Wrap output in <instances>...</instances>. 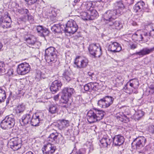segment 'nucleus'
<instances>
[{"instance_id":"nucleus-1","label":"nucleus","mask_w":154,"mask_h":154,"mask_svg":"<svg viewBox=\"0 0 154 154\" xmlns=\"http://www.w3.org/2000/svg\"><path fill=\"white\" fill-rule=\"evenodd\" d=\"M105 114V112L102 110L94 108L88 112L87 119L90 124L94 123L102 119Z\"/></svg>"},{"instance_id":"nucleus-2","label":"nucleus","mask_w":154,"mask_h":154,"mask_svg":"<svg viewBox=\"0 0 154 154\" xmlns=\"http://www.w3.org/2000/svg\"><path fill=\"white\" fill-rule=\"evenodd\" d=\"M139 85L138 80L137 79H131L125 85L123 89L125 92L128 94L132 93L137 94V89Z\"/></svg>"},{"instance_id":"nucleus-3","label":"nucleus","mask_w":154,"mask_h":154,"mask_svg":"<svg viewBox=\"0 0 154 154\" xmlns=\"http://www.w3.org/2000/svg\"><path fill=\"white\" fill-rule=\"evenodd\" d=\"M75 93V91L72 88L70 87H65L62 91V95L61 98V103L65 104L68 102L69 99Z\"/></svg>"},{"instance_id":"nucleus-4","label":"nucleus","mask_w":154,"mask_h":154,"mask_svg":"<svg viewBox=\"0 0 154 154\" xmlns=\"http://www.w3.org/2000/svg\"><path fill=\"white\" fill-rule=\"evenodd\" d=\"M48 140L53 144L63 145L66 143L64 138L57 131L52 133L48 138Z\"/></svg>"},{"instance_id":"nucleus-5","label":"nucleus","mask_w":154,"mask_h":154,"mask_svg":"<svg viewBox=\"0 0 154 154\" xmlns=\"http://www.w3.org/2000/svg\"><path fill=\"white\" fill-rule=\"evenodd\" d=\"M15 120L13 116H8L5 117L1 123V126L3 129H8L13 127L15 124Z\"/></svg>"},{"instance_id":"nucleus-6","label":"nucleus","mask_w":154,"mask_h":154,"mask_svg":"<svg viewBox=\"0 0 154 154\" xmlns=\"http://www.w3.org/2000/svg\"><path fill=\"white\" fill-rule=\"evenodd\" d=\"M88 49L90 54L93 58L100 57L102 55L101 48L99 44H91Z\"/></svg>"},{"instance_id":"nucleus-7","label":"nucleus","mask_w":154,"mask_h":154,"mask_svg":"<svg viewBox=\"0 0 154 154\" xmlns=\"http://www.w3.org/2000/svg\"><path fill=\"white\" fill-rule=\"evenodd\" d=\"M114 100L112 96H105L98 101V106L103 108H107L113 104Z\"/></svg>"},{"instance_id":"nucleus-8","label":"nucleus","mask_w":154,"mask_h":154,"mask_svg":"<svg viewBox=\"0 0 154 154\" xmlns=\"http://www.w3.org/2000/svg\"><path fill=\"white\" fill-rule=\"evenodd\" d=\"M120 108L122 112H120L117 114V119L122 122L127 123L129 121V118L127 116V115H128L129 114L128 108L125 106H123Z\"/></svg>"},{"instance_id":"nucleus-9","label":"nucleus","mask_w":154,"mask_h":154,"mask_svg":"<svg viewBox=\"0 0 154 154\" xmlns=\"http://www.w3.org/2000/svg\"><path fill=\"white\" fill-rule=\"evenodd\" d=\"M22 141L21 139L17 137L11 139L8 142V145L14 151L20 149L22 145Z\"/></svg>"},{"instance_id":"nucleus-10","label":"nucleus","mask_w":154,"mask_h":154,"mask_svg":"<svg viewBox=\"0 0 154 154\" xmlns=\"http://www.w3.org/2000/svg\"><path fill=\"white\" fill-rule=\"evenodd\" d=\"M44 119V114L42 112H37L34 114L31 117L30 124L32 125L37 126L42 123Z\"/></svg>"},{"instance_id":"nucleus-11","label":"nucleus","mask_w":154,"mask_h":154,"mask_svg":"<svg viewBox=\"0 0 154 154\" xmlns=\"http://www.w3.org/2000/svg\"><path fill=\"white\" fill-rule=\"evenodd\" d=\"M74 63L75 67L78 69L85 68L88 65V60L87 58L78 56L75 58Z\"/></svg>"},{"instance_id":"nucleus-12","label":"nucleus","mask_w":154,"mask_h":154,"mask_svg":"<svg viewBox=\"0 0 154 154\" xmlns=\"http://www.w3.org/2000/svg\"><path fill=\"white\" fill-rule=\"evenodd\" d=\"M65 32L73 34L78 29V26L74 20H71L68 21L65 25Z\"/></svg>"},{"instance_id":"nucleus-13","label":"nucleus","mask_w":154,"mask_h":154,"mask_svg":"<svg viewBox=\"0 0 154 154\" xmlns=\"http://www.w3.org/2000/svg\"><path fill=\"white\" fill-rule=\"evenodd\" d=\"M146 141V138L144 137H140L134 139L131 143L132 146L135 147L137 150L143 148Z\"/></svg>"},{"instance_id":"nucleus-14","label":"nucleus","mask_w":154,"mask_h":154,"mask_svg":"<svg viewBox=\"0 0 154 154\" xmlns=\"http://www.w3.org/2000/svg\"><path fill=\"white\" fill-rule=\"evenodd\" d=\"M117 15L119 16L115 10H108L103 15V20L106 23L111 20L116 19Z\"/></svg>"},{"instance_id":"nucleus-15","label":"nucleus","mask_w":154,"mask_h":154,"mask_svg":"<svg viewBox=\"0 0 154 154\" xmlns=\"http://www.w3.org/2000/svg\"><path fill=\"white\" fill-rule=\"evenodd\" d=\"M30 69V66L28 63H22L18 66L17 71L18 74L24 75L29 72Z\"/></svg>"},{"instance_id":"nucleus-16","label":"nucleus","mask_w":154,"mask_h":154,"mask_svg":"<svg viewBox=\"0 0 154 154\" xmlns=\"http://www.w3.org/2000/svg\"><path fill=\"white\" fill-rule=\"evenodd\" d=\"M154 51V47L149 48L147 47H146L143 48L142 49L140 50V51L136 52L132 54L133 57L137 56V57L136 58H140L149 54Z\"/></svg>"},{"instance_id":"nucleus-17","label":"nucleus","mask_w":154,"mask_h":154,"mask_svg":"<svg viewBox=\"0 0 154 154\" xmlns=\"http://www.w3.org/2000/svg\"><path fill=\"white\" fill-rule=\"evenodd\" d=\"M122 47L118 43L111 42L107 47L108 51L112 53L118 52L122 50Z\"/></svg>"},{"instance_id":"nucleus-18","label":"nucleus","mask_w":154,"mask_h":154,"mask_svg":"<svg viewBox=\"0 0 154 154\" xmlns=\"http://www.w3.org/2000/svg\"><path fill=\"white\" fill-rule=\"evenodd\" d=\"M115 19L111 20L106 23L107 26L110 29H120L122 27V25L121 22Z\"/></svg>"},{"instance_id":"nucleus-19","label":"nucleus","mask_w":154,"mask_h":154,"mask_svg":"<svg viewBox=\"0 0 154 154\" xmlns=\"http://www.w3.org/2000/svg\"><path fill=\"white\" fill-rule=\"evenodd\" d=\"M84 89L86 91H97L99 89V84L96 82H90L84 85Z\"/></svg>"},{"instance_id":"nucleus-20","label":"nucleus","mask_w":154,"mask_h":154,"mask_svg":"<svg viewBox=\"0 0 154 154\" xmlns=\"http://www.w3.org/2000/svg\"><path fill=\"white\" fill-rule=\"evenodd\" d=\"M56 149V147L48 143L44 146L42 150L44 154H53Z\"/></svg>"},{"instance_id":"nucleus-21","label":"nucleus","mask_w":154,"mask_h":154,"mask_svg":"<svg viewBox=\"0 0 154 154\" xmlns=\"http://www.w3.org/2000/svg\"><path fill=\"white\" fill-rule=\"evenodd\" d=\"M62 85L61 82L58 80L53 82L50 86V91L52 94H55L58 91Z\"/></svg>"},{"instance_id":"nucleus-22","label":"nucleus","mask_w":154,"mask_h":154,"mask_svg":"<svg viewBox=\"0 0 154 154\" xmlns=\"http://www.w3.org/2000/svg\"><path fill=\"white\" fill-rule=\"evenodd\" d=\"M112 140L113 144L115 146H120L123 144L125 141L124 137L119 134L114 136Z\"/></svg>"},{"instance_id":"nucleus-23","label":"nucleus","mask_w":154,"mask_h":154,"mask_svg":"<svg viewBox=\"0 0 154 154\" xmlns=\"http://www.w3.org/2000/svg\"><path fill=\"white\" fill-rule=\"evenodd\" d=\"M115 9L114 10L116 11V13L119 15L123 12V10L125 8V7L122 1H119L116 2L114 4Z\"/></svg>"},{"instance_id":"nucleus-24","label":"nucleus","mask_w":154,"mask_h":154,"mask_svg":"<svg viewBox=\"0 0 154 154\" xmlns=\"http://www.w3.org/2000/svg\"><path fill=\"white\" fill-rule=\"evenodd\" d=\"M65 25L60 23L54 24L51 27V30L54 33H60L62 31L65 32Z\"/></svg>"},{"instance_id":"nucleus-25","label":"nucleus","mask_w":154,"mask_h":154,"mask_svg":"<svg viewBox=\"0 0 154 154\" xmlns=\"http://www.w3.org/2000/svg\"><path fill=\"white\" fill-rule=\"evenodd\" d=\"M31 116L29 114H24L20 120V122L22 126H25L28 124H30Z\"/></svg>"},{"instance_id":"nucleus-26","label":"nucleus","mask_w":154,"mask_h":154,"mask_svg":"<svg viewBox=\"0 0 154 154\" xmlns=\"http://www.w3.org/2000/svg\"><path fill=\"white\" fill-rule=\"evenodd\" d=\"M36 29L39 35L42 37H45L49 33L48 29L42 26H37Z\"/></svg>"},{"instance_id":"nucleus-27","label":"nucleus","mask_w":154,"mask_h":154,"mask_svg":"<svg viewBox=\"0 0 154 154\" xmlns=\"http://www.w3.org/2000/svg\"><path fill=\"white\" fill-rule=\"evenodd\" d=\"M63 77L67 82H69L72 79V72L69 67H67L63 71Z\"/></svg>"},{"instance_id":"nucleus-28","label":"nucleus","mask_w":154,"mask_h":154,"mask_svg":"<svg viewBox=\"0 0 154 154\" xmlns=\"http://www.w3.org/2000/svg\"><path fill=\"white\" fill-rule=\"evenodd\" d=\"M112 142V139L107 136H105L100 140V142L101 143L100 146L104 147H106L108 145L110 144Z\"/></svg>"},{"instance_id":"nucleus-29","label":"nucleus","mask_w":154,"mask_h":154,"mask_svg":"<svg viewBox=\"0 0 154 154\" xmlns=\"http://www.w3.org/2000/svg\"><path fill=\"white\" fill-rule=\"evenodd\" d=\"M6 17H5V20H4V22L2 24V27L4 29L8 28L11 27V23L10 22L11 21L10 17L8 15V13L6 12L5 13Z\"/></svg>"},{"instance_id":"nucleus-30","label":"nucleus","mask_w":154,"mask_h":154,"mask_svg":"<svg viewBox=\"0 0 154 154\" xmlns=\"http://www.w3.org/2000/svg\"><path fill=\"white\" fill-rule=\"evenodd\" d=\"M145 5V4L143 1L138 2L134 7L133 9L134 11L137 13L141 11L142 10L144 9Z\"/></svg>"},{"instance_id":"nucleus-31","label":"nucleus","mask_w":154,"mask_h":154,"mask_svg":"<svg viewBox=\"0 0 154 154\" xmlns=\"http://www.w3.org/2000/svg\"><path fill=\"white\" fill-rule=\"evenodd\" d=\"M26 108V106L24 103H21L18 104L15 108L16 114L17 115L22 114L25 110Z\"/></svg>"},{"instance_id":"nucleus-32","label":"nucleus","mask_w":154,"mask_h":154,"mask_svg":"<svg viewBox=\"0 0 154 154\" xmlns=\"http://www.w3.org/2000/svg\"><path fill=\"white\" fill-rule=\"evenodd\" d=\"M57 55L53 54L45 55V58L46 62L50 64L55 62L57 60Z\"/></svg>"},{"instance_id":"nucleus-33","label":"nucleus","mask_w":154,"mask_h":154,"mask_svg":"<svg viewBox=\"0 0 154 154\" xmlns=\"http://www.w3.org/2000/svg\"><path fill=\"white\" fill-rule=\"evenodd\" d=\"M57 51L56 49L54 48L51 46L46 49L45 55H51V54L57 55Z\"/></svg>"},{"instance_id":"nucleus-34","label":"nucleus","mask_w":154,"mask_h":154,"mask_svg":"<svg viewBox=\"0 0 154 154\" xmlns=\"http://www.w3.org/2000/svg\"><path fill=\"white\" fill-rule=\"evenodd\" d=\"M88 14L90 20H93L98 16V13L96 10L94 8L88 11Z\"/></svg>"},{"instance_id":"nucleus-35","label":"nucleus","mask_w":154,"mask_h":154,"mask_svg":"<svg viewBox=\"0 0 154 154\" xmlns=\"http://www.w3.org/2000/svg\"><path fill=\"white\" fill-rule=\"evenodd\" d=\"M57 125L59 129L61 130L64 128L68 127L69 125V123L68 121L62 120L61 121L60 123L57 124Z\"/></svg>"},{"instance_id":"nucleus-36","label":"nucleus","mask_w":154,"mask_h":154,"mask_svg":"<svg viewBox=\"0 0 154 154\" xmlns=\"http://www.w3.org/2000/svg\"><path fill=\"white\" fill-rule=\"evenodd\" d=\"M49 112L51 114L56 113L58 112L57 106L55 104L51 105L49 107Z\"/></svg>"},{"instance_id":"nucleus-37","label":"nucleus","mask_w":154,"mask_h":154,"mask_svg":"<svg viewBox=\"0 0 154 154\" xmlns=\"http://www.w3.org/2000/svg\"><path fill=\"white\" fill-rule=\"evenodd\" d=\"M82 5H84L85 9L87 10L88 11L93 9L94 6L92 2L91 1H88L84 2V3L82 4Z\"/></svg>"},{"instance_id":"nucleus-38","label":"nucleus","mask_w":154,"mask_h":154,"mask_svg":"<svg viewBox=\"0 0 154 154\" xmlns=\"http://www.w3.org/2000/svg\"><path fill=\"white\" fill-rule=\"evenodd\" d=\"M26 41L29 45H33L36 41V38L33 35L31 36L26 38Z\"/></svg>"},{"instance_id":"nucleus-39","label":"nucleus","mask_w":154,"mask_h":154,"mask_svg":"<svg viewBox=\"0 0 154 154\" xmlns=\"http://www.w3.org/2000/svg\"><path fill=\"white\" fill-rule=\"evenodd\" d=\"M6 97L5 90L2 88L0 87V103L3 101Z\"/></svg>"},{"instance_id":"nucleus-40","label":"nucleus","mask_w":154,"mask_h":154,"mask_svg":"<svg viewBox=\"0 0 154 154\" xmlns=\"http://www.w3.org/2000/svg\"><path fill=\"white\" fill-rule=\"evenodd\" d=\"M87 148H85L86 152L87 151L88 153H89L93 151L94 149L92 143L90 142L86 143V145Z\"/></svg>"},{"instance_id":"nucleus-41","label":"nucleus","mask_w":154,"mask_h":154,"mask_svg":"<svg viewBox=\"0 0 154 154\" xmlns=\"http://www.w3.org/2000/svg\"><path fill=\"white\" fill-rule=\"evenodd\" d=\"M144 115V112L140 110L136 112L134 114V116L135 119L139 120Z\"/></svg>"},{"instance_id":"nucleus-42","label":"nucleus","mask_w":154,"mask_h":154,"mask_svg":"<svg viewBox=\"0 0 154 154\" xmlns=\"http://www.w3.org/2000/svg\"><path fill=\"white\" fill-rule=\"evenodd\" d=\"M5 65L4 62H0V75L5 74Z\"/></svg>"},{"instance_id":"nucleus-43","label":"nucleus","mask_w":154,"mask_h":154,"mask_svg":"<svg viewBox=\"0 0 154 154\" xmlns=\"http://www.w3.org/2000/svg\"><path fill=\"white\" fill-rule=\"evenodd\" d=\"M81 16L82 17V18L84 20H90L88 14V12H83L80 13Z\"/></svg>"},{"instance_id":"nucleus-44","label":"nucleus","mask_w":154,"mask_h":154,"mask_svg":"<svg viewBox=\"0 0 154 154\" xmlns=\"http://www.w3.org/2000/svg\"><path fill=\"white\" fill-rule=\"evenodd\" d=\"M17 11L19 14H28L29 11L28 9L24 8L18 9Z\"/></svg>"},{"instance_id":"nucleus-45","label":"nucleus","mask_w":154,"mask_h":154,"mask_svg":"<svg viewBox=\"0 0 154 154\" xmlns=\"http://www.w3.org/2000/svg\"><path fill=\"white\" fill-rule=\"evenodd\" d=\"M88 75L89 76V77L92 80H95L97 79L96 75L94 72H88Z\"/></svg>"},{"instance_id":"nucleus-46","label":"nucleus","mask_w":154,"mask_h":154,"mask_svg":"<svg viewBox=\"0 0 154 154\" xmlns=\"http://www.w3.org/2000/svg\"><path fill=\"white\" fill-rule=\"evenodd\" d=\"M86 152L85 148L79 149L76 152L77 154H85Z\"/></svg>"},{"instance_id":"nucleus-47","label":"nucleus","mask_w":154,"mask_h":154,"mask_svg":"<svg viewBox=\"0 0 154 154\" xmlns=\"http://www.w3.org/2000/svg\"><path fill=\"white\" fill-rule=\"evenodd\" d=\"M149 132L154 134V124L150 125L149 127Z\"/></svg>"},{"instance_id":"nucleus-48","label":"nucleus","mask_w":154,"mask_h":154,"mask_svg":"<svg viewBox=\"0 0 154 154\" xmlns=\"http://www.w3.org/2000/svg\"><path fill=\"white\" fill-rule=\"evenodd\" d=\"M130 48L132 50L136 48L137 47V45L135 43H130L129 44Z\"/></svg>"},{"instance_id":"nucleus-49","label":"nucleus","mask_w":154,"mask_h":154,"mask_svg":"<svg viewBox=\"0 0 154 154\" xmlns=\"http://www.w3.org/2000/svg\"><path fill=\"white\" fill-rule=\"evenodd\" d=\"M27 4L31 5L35 3L38 0H25Z\"/></svg>"},{"instance_id":"nucleus-50","label":"nucleus","mask_w":154,"mask_h":154,"mask_svg":"<svg viewBox=\"0 0 154 154\" xmlns=\"http://www.w3.org/2000/svg\"><path fill=\"white\" fill-rule=\"evenodd\" d=\"M149 88L150 90V92L152 94L154 95V83L151 85L149 87Z\"/></svg>"},{"instance_id":"nucleus-51","label":"nucleus","mask_w":154,"mask_h":154,"mask_svg":"<svg viewBox=\"0 0 154 154\" xmlns=\"http://www.w3.org/2000/svg\"><path fill=\"white\" fill-rule=\"evenodd\" d=\"M41 72L40 70H37L36 72L35 77L38 79H39L41 78Z\"/></svg>"},{"instance_id":"nucleus-52","label":"nucleus","mask_w":154,"mask_h":154,"mask_svg":"<svg viewBox=\"0 0 154 154\" xmlns=\"http://www.w3.org/2000/svg\"><path fill=\"white\" fill-rule=\"evenodd\" d=\"M6 17V15L5 14V16H2L0 18V26H2V24L4 22V20L5 19V17Z\"/></svg>"},{"instance_id":"nucleus-53","label":"nucleus","mask_w":154,"mask_h":154,"mask_svg":"<svg viewBox=\"0 0 154 154\" xmlns=\"http://www.w3.org/2000/svg\"><path fill=\"white\" fill-rule=\"evenodd\" d=\"M28 19L29 21H32L34 20L33 17L32 16L29 15V12L28 13V14H26Z\"/></svg>"},{"instance_id":"nucleus-54","label":"nucleus","mask_w":154,"mask_h":154,"mask_svg":"<svg viewBox=\"0 0 154 154\" xmlns=\"http://www.w3.org/2000/svg\"><path fill=\"white\" fill-rule=\"evenodd\" d=\"M51 15H50V17H54L57 16V14L54 10H51Z\"/></svg>"},{"instance_id":"nucleus-55","label":"nucleus","mask_w":154,"mask_h":154,"mask_svg":"<svg viewBox=\"0 0 154 154\" xmlns=\"http://www.w3.org/2000/svg\"><path fill=\"white\" fill-rule=\"evenodd\" d=\"M126 3L128 5H130L133 3L134 0H125Z\"/></svg>"},{"instance_id":"nucleus-56","label":"nucleus","mask_w":154,"mask_h":154,"mask_svg":"<svg viewBox=\"0 0 154 154\" xmlns=\"http://www.w3.org/2000/svg\"><path fill=\"white\" fill-rule=\"evenodd\" d=\"M46 74L45 73V72H41V74L40 79H44L46 78Z\"/></svg>"},{"instance_id":"nucleus-57","label":"nucleus","mask_w":154,"mask_h":154,"mask_svg":"<svg viewBox=\"0 0 154 154\" xmlns=\"http://www.w3.org/2000/svg\"><path fill=\"white\" fill-rule=\"evenodd\" d=\"M45 14L47 15V18H48L49 17H50L49 15H51V13L50 10H48V11H47V12H46Z\"/></svg>"},{"instance_id":"nucleus-58","label":"nucleus","mask_w":154,"mask_h":154,"mask_svg":"<svg viewBox=\"0 0 154 154\" xmlns=\"http://www.w3.org/2000/svg\"><path fill=\"white\" fill-rule=\"evenodd\" d=\"M149 36L152 37L154 36V29H152V30L150 31L149 33Z\"/></svg>"},{"instance_id":"nucleus-59","label":"nucleus","mask_w":154,"mask_h":154,"mask_svg":"<svg viewBox=\"0 0 154 154\" xmlns=\"http://www.w3.org/2000/svg\"><path fill=\"white\" fill-rule=\"evenodd\" d=\"M59 94H57L55 95L53 97L54 99V100L55 101H58L59 100Z\"/></svg>"},{"instance_id":"nucleus-60","label":"nucleus","mask_w":154,"mask_h":154,"mask_svg":"<svg viewBox=\"0 0 154 154\" xmlns=\"http://www.w3.org/2000/svg\"><path fill=\"white\" fill-rule=\"evenodd\" d=\"M20 19L22 21L25 22L26 20V17L25 16L24 17H21L20 18Z\"/></svg>"},{"instance_id":"nucleus-61","label":"nucleus","mask_w":154,"mask_h":154,"mask_svg":"<svg viewBox=\"0 0 154 154\" xmlns=\"http://www.w3.org/2000/svg\"><path fill=\"white\" fill-rule=\"evenodd\" d=\"M143 35L146 38V39L147 38V37L149 36V33H148L147 32H144L143 34Z\"/></svg>"},{"instance_id":"nucleus-62","label":"nucleus","mask_w":154,"mask_h":154,"mask_svg":"<svg viewBox=\"0 0 154 154\" xmlns=\"http://www.w3.org/2000/svg\"><path fill=\"white\" fill-rule=\"evenodd\" d=\"M122 79V77L121 76H118L116 79V81H119L121 80Z\"/></svg>"},{"instance_id":"nucleus-63","label":"nucleus","mask_w":154,"mask_h":154,"mask_svg":"<svg viewBox=\"0 0 154 154\" xmlns=\"http://www.w3.org/2000/svg\"><path fill=\"white\" fill-rule=\"evenodd\" d=\"M10 72H11V74H10V75L13 74V70H9L8 72V73H9Z\"/></svg>"},{"instance_id":"nucleus-64","label":"nucleus","mask_w":154,"mask_h":154,"mask_svg":"<svg viewBox=\"0 0 154 154\" xmlns=\"http://www.w3.org/2000/svg\"><path fill=\"white\" fill-rule=\"evenodd\" d=\"M132 25L133 26H135L137 25V23L136 22L134 21H133V22L132 23Z\"/></svg>"}]
</instances>
